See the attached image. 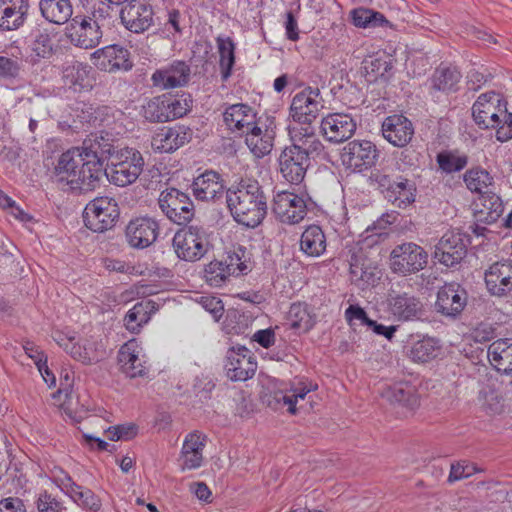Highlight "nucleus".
<instances>
[{"label": "nucleus", "mask_w": 512, "mask_h": 512, "mask_svg": "<svg viewBox=\"0 0 512 512\" xmlns=\"http://www.w3.org/2000/svg\"><path fill=\"white\" fill-rule=\"evenodd\" d=\"M205 447V438H201V436L197 433H190L186 436V439L182 446L181 453H192L202 452Z\"/></svg>", "instance_id": "nucleus-59"}, {"label": "nucleus", "mask_w": 512, "mask_h": 512, "mask_svg": "<svg viewBox=\"0 0 512 512\" xmlns=\"http://www.w3.org/2000/svg\"><path fill=\"white\" fill-rule=\"evenodd\" d=\"M191 69L184 61H174L168 67L156 70L151 76L154 87L166 90L185 86L190 80Z\"/></svg>", "instance_id": "nucleus-24"}, {"label": "nucleus", "mask_w": 512, "mask_h": 512, "mask_svg": "<svg viewBox=\"0 0 512 512\" xmlns=\"http://www.w3.org/2000/svg\"><path fill=\"white\" fill-rule=\"evenodd\" d=\"M253 316L248 312H243L238 309H228L225 319L226 328L230 333L244 334L245 331L252 325Z\"/></svg>", "instance_id": "nucleus-48"}, {"label": "nucleus", "mask_w": 512, "mask_h": 512, "mask_svg": "<svg viewBox=\"0 0 512 512\" xmlns=\"http://www.w3.org/2000/svg\"><path fill=\"white\" fill-rule=\"evenodd\" d=\"M307 205L303 195L279 191L274 196L272 211L283 223H299L306 215Z\"/></svg>", "instance_id": "nucleus-17"}, {"label": "nucleus", "mask_w": 512, "mask_h": 512, "mask_svg": "<svg viewBox=\"0 0 512 512\" xmlns=\"http://www.w3.org/2000/svg\"><path fill=\"white\" fill-rule=\"evenodd\" d=\"M58 344L64 348V350L70 354L74 359L82 361L83 363H90V358L87 356L86 351L82 350V347L76 343H73L71 338H64L59 336L56 339Z\"/></svg>", "instance_id": "nucleus-55"}, {"label": "nucleus", "mask_w": 512, "mask_h": 512, "mask_svg": "<svg viewBox=\"0 0 512 512\" xmlns=\"http://www.w3.org/2000/svg\"><path fill=\"white\" fill-rule=\"evenodd\" d=\"M461 73L456 67L440 66L431 77V89L445 94L458 91Z\"/></svg>", "instance_id": "nucleus-34"}, {"label": "nucleus", "mask_w": 512, "mask_h": 512, "mask_svg": "<svg viewBox=\"0 0 512 512\" xmlns=\"http://www.w3.org/2000/svg\"><path fill=\"white\" fill-rule=\"evenodd\" d=\"M29 6V0H0V30L13 31L23 26Z\"/></svg>", "instance_id": "nucleus-29"}, {"label": "nucleus", "mask_w": 512, "mask_h": 512, "mask_svg": "<svg viewBox=\"0 0 512 512\" xmlns=\"http://www.w3.org/2000/svg\"><path fill=\"white\" fill-rule=\"evenodd\" d=\"M91 60L97 69L109 73L119 70L129 71L133 67L130 52L117 44L97 49L91 55Z\"/></svg>", "instance_id": "nucleus-19"}, {"label": "nucleus", "mask_w": 512, "mask_h": 512, "mask_svg": "<svg viewBox=\"0 0 512 512\" xmlns=\"http://www.w3.org/2000/svg\"><path fill=\"white\" fill-rule=\"evenodd\" d=\"M475 472V467L469 464H461L456 463L451 465L450 474L448 476V481L453 483L455 481L468 478L473 475Z\"/></svg>", "instance_id": "nucleus-61"}, {"label": "nucleus", "mask_w": 512, "mask_h": 512, "mask_svg": "<svg viewBox=\"0 0 512 512\" xmlns=\"http://www.w3.org/2000/svg\"><path fill=\"white\" fill-rule=\"evenodd\" d=\"M246 136L245 142L256 156L261 157L270 152L271 144L269 141H264L262 138H256L251 135Z\"/></svg>", "instance_id": "nucleus-62"}, {"label": "nucleus", "mask_w": 512, "mask_h": 512, "mask_svg": "<svg viewBox=\"0 0 512 512\" xmlns=\"http://www.w3.org/2000/svg\"><path fill=\"white\" fill-rule=\"evenodd\" d=\"M376 145L368 140H353L342 151L343 163L359 171L373 167L379 158Z\"/></svg>", "instance_id": "nucleus-18"}, {"label": "nucleus", "mask_w": 512, "mask_h": 512, "mask_svg": "<svg viewBox=\"0 0 512 512\" xmlns=\"http://www.w3.org/2000/svg\"><path fill=\"white\" fill-rule=\"evenodd\" d=\"M383 137L395 147H406L414 136V126L411 120L401 114L386 117L382 122Z\"/></svg>", "instance_id": "nucleus-21"}, {"label": "nucleus", "mask_w": 512, "mask_h": 512, "mask_svg": "<svg viewBox=\"0 0 512 512\" xmlns=\"http://www.w3.org/2000/svg\"><path fill=\"white\" fill-rule=\"evenodd\" d=\"M39 9L47 21L55 24L66 23L73 13L70 0H40Z\"/></svg>", "instance_id": "nucleus-35"}, {"label": "nucleus", "mask_w": 512, "mask_h": 512, "mask_svg": "<svg viewBox=\"0 0 512 512\" xmlns=\"http://www.w3.org/2000/svg\"><path fill=\"white\" fill-rule=\"evenodd\" d=\"M226 203L234 220L255 228L267 214L266 197L257 181H241L236 190L226 191Z\"/></svg>", "instance_id": "nucleus-1"}, {"label": "nucleus", "mask_w": 512, "mask_h": 512, "mask_svg": "<svg viewBox=\"0 0 512 512\" xmlns=\"http://www.w3.org/2000/svg\"><path fill=\"white\" fill-rule=\"evenodd\" d=\"M119 216V207L114 199L99 197L86 205L83 212V221L91 231L102 233L112 229Z\"/></svg>", "instance_id": "nucleus-7"}, {"label": "nucleus", "mask_w": 512, "mask_h": 512, "mask_svg": "<svg viewBox=\"0 0 512 512\" xmlns=\"http://www.w3.org/2000/svg\"><path fill=\"white\" fill-rule=\"evenodd\" d=\"M191 186L197 200L218 202L226 196L221 176L213 170H206L196 177Z\"/></svg>", "instance_id": "nucleus-25"}, {"label": "nucleus", "mask_w": 512, "mask_h": 512, "mask_svg": "<svg viewBox=\"0 0 512 512\" xmlns=\"http://www.w3.org/2000/svg\"><path fill=\"white\" fill-rule=\"evenodd\" d=\"M106 434L111 441L129 440L137 434V426L132 423L111 426L107 429Z\"/></svg>", "instance_id": "nucleus-52"}, {"label": "nucleus", "mask_w": 512, "mask_h": 512, "mask_svg": "<svg viewBox=\"0 0 512 512\" xmlns=\"http://www.w3.org/2000/svg\"><path fill=\"white\" fill-rule=\"evenodd\" d=\"M91 168L80 147L63 152L58 158L54 174L59 182L65 183L75 194H86L100 187L101 181Z\"/></svg>", "instance_id": "nucleus-2"}, {"label": "nucleus", "mask_w": 512, "mask_h": 512, "mask_svg": "<svg viewBox=\"0 0 512 512\" xmlns=\"http://www.w3.org/2000/svg\"><path fill=\"white\" fill-rule=\"evenodd\" d=\"M380 271L376 268L371 266L370 264H366L362 274L360 275V280L357 283V286L364 289L368 286H374L381 278Z\"/></svg>", "instance_id": "nucleus-57"}, {"label": "nucleus", "mask_w": 512, "mask_h": 512, "mask_svg": "<svg viewBox=\"0 0 512 512\" xmlns=\"http://www.w3.org/2000/svg\"><path fill=\"white\" fill-rule=\"evenodd\" d=\"M144 168V158L135 148L123 147L116 153L104 176L111 184L125 187L133 184Z\"/></svg>", "instance_id": "nucleus-5"}, {"label": "nucleus", "mask_w": 512, "mask_h": 512, "mask_svg": "<svg viewBox=\"0 0 512 512\" xmlns=\"http://www.w3.org/2000/svg\"><path fill=\"white\" fill-rule=\"evenodd\" d=\"M485 284L492 296L505 297L512 292V265L496 262L485 272Z\"/></svg>", "instance_id": "nucleus-28"}, {"label": "nucleus", "mask_w": 512, "mask_h": 512, "mask_svg": "<svg viewBox=\"0 0 512 512\" xmlns=\"http://www.w3.org/2000/svg\"><path fill=\"white\" fill-rule=\"evenodd\" d=\"M323 108V98L319 88L306 87L293 97L290 116L298 123L311 124Z\"/></svg>", "instance_id": "nucleus-12"}, {"label": "nucleus", "mask_w": 512, "mask_h": 512, "mask_svg": "<svg viewBox=\"0 0 512 512\" xmlns=\"http://www.w3.org/2000/svg\"><path fill=\"white\" fill-rule=\"evenodd\" d=\"M31 50L38 58H49L53 53V43L45 31H37L30 44Z\"/></svg>", "instance_id": "nucleus-50"}, {"label": "nucleus", "mask_w": 512, "mask_h": 512, "mask_svg": "<svg viewBox=\"0 0 512 512\" xmlns=\"http://www.w3.org/2000/svg\"><path fill=\"white\" fill-rule=\"evenodd\" d=\"M132 342L126 343L118 353V360L121 363L123 372L130 378L145 375V367L139 359L138 352Z\"/></svg>", "instance_id": "nucleus-37"}, {"label": "nucleus", "mask_w": 512, "mask_h": 512, "mask_svg": "<svg viewBox=\"0 0 512 512\" xmlns=\"http://www.w3.org/2000/svg\"><path fill=\"white\" fill-rule=\"evenodd\" d=\"M80 149L87 161H89L91 168L96 170V175L101 182L106 173L105 161L109 159L112 161L120 150L118 146L114 145L108 134H106V137L103 135H91L83 141Z\"/></svg>", "instance_id": "nucleus-11"}, {"label": "nucleus", "mask_w": 512, "mask_h": 512, "mask_svg": "<svg viewBox=\"0 0 512 512\" xmlns=\"http://www.w3.org/2000/svg\"><path fill=\"white\" fill-rule=\"evenodd\" d=\"M173 247L180 259L195 262L208 252L209 242L202 227L189 226L175 233Z\"/></svg>", "instance_id": "nucleus-9"}, {"label": "nucleus", "mask_w": 512, "mask_h": 512, "mask_svg": "<svg viewBox=\"0 0 512 512\" xmlns=\"http://www.w3.org/2000/svg\"><path fill=\"white\" fill-rule=\"evenodd\" d=\"M383 398L392 404H399L410 410L419 405L418 396L412 386L395 384L386 388L382 393Z\"/></svg>", "instance_id": "nucleus-38"}, {"label": "nucleus", "mask_w": 512, "mask_h": 512, "mask_svg": "<svg viewBox=\"0 0 512 512\" xmlns=\"http://www.w3.org/2000/svg\"><path fill=\"white\" fill-rule=\"evenodd\" d=\"M387 306L388 311L399 321L422 320L425 315L421 299L408 292L390 290Z\"/></svg>", "instance_id": "nucleus-16"}, {"label": "nucleus", "mask_w": 512, "mask_h": 512, "mask_svg": "<svg viewBox=\"0 0 512 512\" xmlns=\"http://www.w3.org/2000/svg\"><path fill=\"white\" fill-rule=\"evenodd\" d=\"M0 512H26V508L20 498L8 497L0 501Z\"/></svg>", "instance_id": "nucleus-64"}, {"label": "nucleus", "mask_w": 512, "mask_h": 512, "mask_svg": "<svg viewBox=\"0 0 512 512\" xmlns=\"http://www.w3.org/2000/svg\"><path fill=\"white\" fill-rule=\"evenodd\" d=\"M124 27L133 33H143L154 24V10L148 0H128L119 11Z\"/></svg>", "instance_id": "nucleus-13"}, {"label": "nucleus", "mask_w": 512, "mask_h": 512, "mask_svg": "<svg viewBox=\"0 0 512 512\" xmlns=\"http://www.w3.org/2000/svg\"><path fill=\"white\" fill-rule=\"evenodd\" d=\"M246 252L247 249L244 246L239 245L232 253L228 254L225 261L228 275L238 276L241 274H247L250 271Z\"/></svg>", "instance_id": "nucleus-49"}, {"label": "nucleus", "mask_w": 512, "mask_h": 512, "mask_svg": "<svg viewBox=\"0 0 512 512\" xmlns=\"http://www.w3.org/2000/svg\"><path fill=\"white\" fill-rule=\"evenodd\" d=\"M463 180L467 189L473 193L482 195V193L485 192L483 189L488 188L492 184L493 177L485 169L475 167L464 173Z\"/></svg>", "instance_id": "nucleus-45"}, {"label": "nucleus", "mask_w": 512, "mask_h": 512, "mask_svg": "<svg viewBox=\"0 0 512 512\" xmlns=\"http://www.w3.org/2000/svg\"><path fill=\"white\" fill-rule=\"evenodd\" d=\"M352 22L360 28L384 27L390 24L382 13L363 7L352 11Z\"/></svg>", "instance_id": "nucleus-44"}, {"label": "nucleus", "mask_w": 512, "mask_h": 512, "mask_svg": "<svg viewBox=\"0 0 512 512\" xmlns=\"http://www.w3.org/2000/svg\"><path fill=\"white\" fill-rule=\"evenodd\" d=\"M345 318L350 325L354 320H358L362 325H365L368 328L369 322L373 321L368 317L367 312L359 305H349L345 310Z\"/></svg>", "instance_id": "nucleus-58"}, {"label": "nucleus", "mask_w": 512, "mask_h": 512, "mask_svg": "<svg viewBox=\"0 0 512 512\" xmlns=\"http://www.w3.org/2000/svg\"><path fill=\"white\" fill-rule=\"evenodd\" d=\"M158 234V223L150 217H140L131 220L125 232L127 242L136 249L149 247L156 241Z\"/></svg>", "instance_id": "nucleus-20"}, {"label": "nucleus", "mask_w": 512, "mask_h": 512, "mask_svg": "<svg viewBox=\"0 0 512 512\" xmlns=\"http://www.w3.org/2000/svg\"><path fill=\"white\" fill-rule=\"evenodd\" d=\"M251 340L257 342L263 348H269L275 343V333L272 328L256 331Z\"/></svg>", "instance_id": "nucleus-63"}, {"label": "nucleus", "mask_w": 512, "mask_h": 512, "mask_svg": "<svg viewBox=\"0 0 512 512\" xmlns=\"http://www.w3.org/2000/svg\"><path fill=\"white\" fill-rule=\"evenodd\" d=\"M154 309L155 303L151 300L136 303L124 317L126 328L132 333H138L141 327L150 320Z\"/></svg>", "instance_id": "nucleus-36"}, {"label": "nucleus", "mask_w": 512, "mask_h": 512, "mask_svg": "<svg viewBox=\"0 0 512 512\" xmlns=\"http://www.w3.org/2000/svg\"><path fill=\"white\" fill-rule=\"evenodd\" d=\"M193 131L185 125H175L173 127H164L152 138V147L161 153H172L190 142Z\"/></svg>", "instance_id": "nucleus-22"}, {"label": "nucleus", "mask_w": 512, "mask_h": 512, "mask_svg": "<svg viewBox=\"0 0 512 512\" xmlns=\"http://www.w3.org/2000/svg\"><path fill=\"white\" fill-rule=\"evenodd\" d=\"M88 5H91L90 19L103 28H109L119 14L116 10L118 6L108 0H88Z\"/></svg>", "instance_id": "nucleus-40"}, {"label": "nucleus", "mask_w": 512, "mask_h": 512, "mask_svg": "<svg viewBox=\"0 0 512 512\" xmlns=\"http://www.w3.org/2000/svg\"><path fill=\"white\" fill-rule=\"evenodd\" d=\"M63 79L75 92L91 91L95 85L94 69L79 61H72L63 67Z\"/></svg>", "instance_id": "nucleus-26"}, {"label": "nucleus", "mask_w": 512, "mask_h": 512, "mask_svg": "<svg viewBox=\"0 0 512 512\" xmlns=\"http://www.w3.org/2000/svg\"><path fill=\"white\" fill-rule=\"evenodd\" d=\"M216 41L220 55L221 79L226 82L230 78L235 64V44L230 37H218Z\"/></svg>", "instance_id": "nucleus-41"}, {"label": "nucleus", "mask_w": 512, "mask_h": 512, "mask_svg": "<svg viewBox=\"0 0 512 512\" xmlns=\"http://www.w3.org/2000/svg\"><path fill=\"white\" fill-rule=\"evenodd\" d=\"M354 119L344 113H332L321 121V131L326 139L333 143H341L353 136L356 131Z\"/></svg>", "instance_id": "nucleus-23"}, {"label": "nucleus", "mask_w": 512, "mask_h": 512, "mask_svg": "<svg viewBox=\"0 0 512 512\" xmlns=\"http://www.w3.org/2000/svg\"><path fill=\"white\" fill-rule=\"evenodd\" d=\"M486 105L503 106L505 108V106H507V101L501 94L495 91L482 93L474 102L472 106V112L479 110V108H485Z\"/></svg>", "instance_id": "nucleus-54"}, {"label": "nucleus", "mask_w": 512, "mask_h": 512, "mask_svg": "<svg viewBox=\"0 0 512 512\" xmlns=\"http://www.w3.org/2000/svg\"><path fill=\"white\" fill-rule=\"evenodd\" d=\"M300 250L309 257H319L326 251V236L320 226L310 225L303 231Z\"/></svg>", "instance_id": "nucleus-33"}, {"label": "nucleus", "mask_w": 512, "mask_h": 512, "mask_svg": "<svg viewBox=\"0 0 512 512\" xmlns=\"http://www.w3.org/2000/svg\"><path fill=\"white\" fill-rule=\"evenodd\" d=\"M428 263V253L414 242L396 245L389 255V267L395 274L407 276L423 270Z\"/></svg>", "instance_id": "nucleus-6"}, {"label": "nucleus", "mask_w": 512, "mask_h": 512, "mask_svg": "<svg viewBox=\"0 0 512 512\" xmlns=\"http://www.w3.org/2000/svg\"><path fill=\"white\" fill-rule=\"evenodd\" d=\"M75 502L92 511H98L101 507L99 498L88 488H83Z\"/></svg>", "instance_id": "nucleus-60"}, {"label": "nucleus", "mask_w": 512, "mask_h": 512, "mask_svg": "<svg viewBox=\"0 0 512 512\" xmlns=\"http://www.w3.org/2000/svg\"><path fill=\"white\" fill-rule=\"evenodd\" d=\"M368 181L394 208L406 209L416 201V182L393 168L372 170Z\"/></svg>", "instance_id": "nucleus-3"}, {"label": "nucleus", "mask_w": 512, "mask_h": 512, "mask_svg": "<svg viewBox=\"0 0 512 512\" xmlns=\"http://www.w3.org/2000/svg\"><path fill=\"white\" fill-rule=\"evenodd\" d=\"M21 70V65L17 60L0 56V77L17 78Z\"/></svg>", "instance_id": "nucleus-56"}, {"label": "nucleus", "mask_w": 512, "mask_h": 512, "mask_svg": "<svg viewBox=\"0 0 512 512\" xmlns=\"http://www.w3.org/2000/svg\"><path fill=\"white\" fill-rule=\"evenodd\" d=\"M468 303V293L459 283H445L437 292L435 310L441 315L457 319Z\"/></svg>", "instance_id": "nucleus-14"}, {"label": "nucleus", "mask_w": 512, "mask_h": 512, "mask_svg": "<svg viewBox=\"0 0 512 512\" xmlns=\"http://www.w3.org/2000/svg\"><path fill=\"white\" fill-rule=\"evenodd\" d=\"M471 236L461 232H447L435 245L433 258L447 268H456L467 255Z\"/></svg>", "instance_id": "nucleus-10"}, {"label": "nucleus", "mask_w": 512, "mask_h": 512, "mask_svg": "<svg viewBox=\"0 0 512 512\" xmlns=\"http://www.w3.org/2000/svg\"><path fill=\"white\" fill-rule=\"evenodd\" d=\"M158 204L163 214L174 224L186 226L195 215L190 196L176 188H166L160 193Z\"/></svg>", "instance_id": "nucleus-8"}, {"label": "nucleus", "mask_w": 512, "mask_h": 512, "mask_svg": "<svg viewBox=\"0 0 512 512\" xmlns=\"http://www.w3.org/2000/svg\"><path fill=\"white\" fill-rule=\"evenodd\" d=\"M479 200L483 207V209L479 211V221L485 222L486 224L495 223L504 211L501 198L494 192L485 191L480 195Z\"/></svg>", "instance_id": "nucleus-39"}, {"label": "nucleus", "mask_w": 512, "mask_h": 512, "mask_svg": "<svg viewBox=\"0 0 512 512\" xmlns=\"http://www.w3.org/2000/svg\"><path fill=\"white\" fill-rule=\"evenodd\" d=\"M224 367L230 380L246 381L254 376L257 362L249 349L238 345L227 350Z\"/></svg>", "instance_id": "nucleus-15"}, {"label": "nucleus", "mask_w": 512, "mask_h": 512, "mask_svg": "<svg viewBox=\"0 0 512 512\" xmlns=\"http://www.w3.org/2000/svg\"><path fill=\"white\" fill-rule=\"evenodd\" d=\"M393 68L392 63L380 58L364 61L363 69L366 75L373 74L375 78L384 77Z\"/></svg>", "instance_id": "nucleus-53"}, {"label": "nucleus", "mask_w": 512, "mask_h": 512, "mask_svg": "<svg viewBox=\"0 0 512 512\" xmlns=\"http://www.w3.org/2000/svg\"><path fill=\"white\" fill-rule=\"evenodd\" d=\"M192 106L190 93H164L147 100L142 106V116L150 123H164L187 115Z\"/></svg>", "instance_id": "nucleus-4"}, {"label": "nucleus", "mask_w": 512, "mask_h": 512, "mask_svg": "<svg viewBox=\"0 0 512 512\" xmlns=\"http://www.w3.org/2000/svg\"><path fill=\"white\" fill-rule=\"evenodd\" d=\"M502 109L503 106L486 105L485 108H479V110L472 112L473 120L481 129L498 127L501 123Z\"/></svg>", "instance_id": "nucleus-47"}, {"label": "nucleus", "mask_w": 512, "mask_h": 512, "mask_svg": "<svg viewBox=\"0 0 512 512\" xmlns=\"http://www.w3.org/2000/svg\"><path fill=\"white\" fill-rule=\"evenodd\" d=\"M438 349L439 344L436 339L423 337L412 344L408 356L414 362L426 363L436 357Z\"/></svg>", "instance_id": "nucleus-43"}, {"label": "nucleus", "mask_w": 512, "mask_h": 512, "mask_svg": "<svg viewBox=\"0 0 512 512\" xmlns=\"http://www.w3.org/2000/svg\"><path fill=\"white\" fill-rule=\"evenodd\" d=\"M280 172L283 178L291 184L300 185L310 164L290 146L283 149L279 156Z\"/></svg>", "instance_id": "nucleus-27"}, {"label": "nucleus", "mask_w": 512, "mask_h": 512, "mask_svg": "<svg viewBox=\"0 0 512 512\" xmlns=\"http://www.w3.org/2000/svg\"><path fill=\"white\" fill-rule=\"evenodd\" d=\"M292 329H301L308 332L313 328L315 321L308 311V305L304 303H293L288 312Z\"/></svg>", "instance_id": "nucleus-46"}, {"label": "nucleus", "mask_w": 512, "mask_h": 512, "mask_svg": "<svg viewBox=\"0 0 512 512\" xmlns=\"http://www.w3.org/2000/svg\"><path fill=\"white\" fill-rule=\"evenodd\" d=\"M468 159V156L458 149L444 150L436 155L439 168L447 174L463 170L468 164Z\"/></svg>", "instance_id": "nucleus-42"}, {"label": "nucleus", "mask_w": 512, "mask_h": 512, "mask_svg": "<svg viewBox=\"0 0 512 512\" xmlns=\"http://www.w3.org/2000/svg\"><path fill=\"white\" fill-rule=\"evenodd\" d=\"M223 117L230 130L244 134L245 129L253 125L256 113L249 105L238 103L226 108Z\"/></svg>", "instance_id": "nucleus-31"}, {"label": "nucleus", "mask_w": 512, "mask_h": 512, "mask_svg": "<svg viewBox=\"0 0 512 512\" xmlns=\"http://www.w3.org/2000/svg\"><path fill=\"white\" fill-rule=\"evenodd\" d=\"M102 28L91 19L84 18L79 27L71 34V41L80 48H94L102 38Z\"/></svg>", "instance_id": "nucleus-32"}, {"label": "nucleus", "mask_w": 512, "mask_h": 512, "mask_svg": "<svg viewBox=\"0 0 512 512\" xmlns=\"http://www.w3.org/2000/svg\"><path fill=\"white\" fill-rule=\"evenodd\" d=\"M203 309L209 312L215 321H219L224 313V304L219 297L202 295L196 299Z\"/></svg>", "instance_id": "nucleus-51"}, {"label": "nucleus", "mask_w": 512, "mask_h": 512, "mask_svg": "<svg viewBox=\"0 0 512 512\" xmlns=\"http://www.w3.org/2000/svg\"><path fill=\"white\" fill-rule=\"evenodd\" d=\"M290 147L300 153L310 164L311 159H316L324 149L322 142L309 127L301 128L298 131H291Z\"/></svg>", "instance_id": "nucleus-30"}]
</instances>
